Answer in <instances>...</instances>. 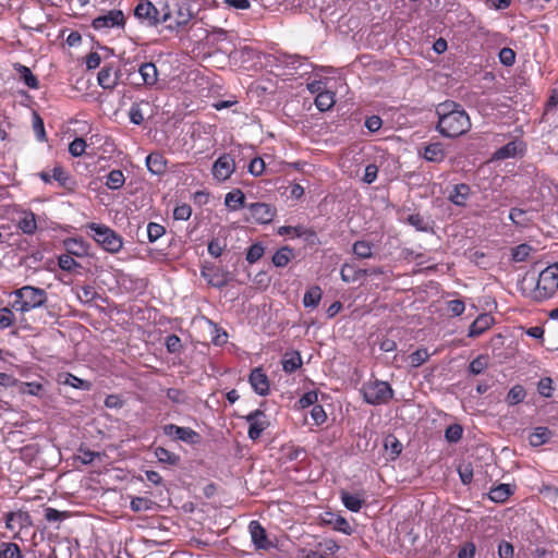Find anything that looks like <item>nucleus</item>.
<instances>
[{
    "mask_svg": "<svg viewBox=\"0 0 558 558\" xmlns=\"http://www.w3.org/2000/svg\"><path fill=\"white\" fill-rule=\"evenodd\" d=\"M437 131L445 137L454 138L468 133L471 120L461 105L454 101H445L437 106Z\"/></svg>",
    "mask_w": 558,
    "mask_h": 558,
    "instance_id": "nucleus-1",
    "label": "nucleus"
},
{
    "mask_svg": "<svg viewBox=\"0 0 558 558\" xmlns=\"http://www.w3.org/2000/svg\"><path fill=\"white\" fill-rule=\"evenodd\" d=\"M14 296L12 307L21 313H27L36 308L46 307L48 293L45 289L24 286L11 293Z\"/></svg>",
    "mask_w": 558,
    "mask_h": 558,
    "instance_id": "nucleus-2",
    "label": "nucleus"
},
{
    "mask_svg": "<svg viewBox=\"0 0 558 558\" xmlns=\"http://www.w3.org/2000/svg\"><path fill=\"white\" fill-rule=\"evenodd\" d=\"M558 290V263L551 264L543 269L537 278L536 287L532 292V298L536 302H542L551 298Z\"/></svg>",
    "mask_w": 558,
    "mask_h": 558,
    "instance_id": "nucleus-3",
    "label": "nucleus"
},
{
    "mask_svg": "<svg viewBox=\"0 0 558 558\" xmlns=\"http://www.w3.org/2000/svg\"><path fill=\"white\" fill-rule=\"evenodd\" d=\"M88 234L107 252L118 253L123 245L122 238L111 228L92 222L87 225Z\"/></svg>",
    "mask_w": 558,
    "mask_h": 558,
    "instance_id": "nucleus-4",
    "label": "nucleus"
},
{
    "mask_svg": "<svg viewBox=\"0 0 558 558\" xmlns=\"http://www.w3.org/2000/svg\"><path fill=\"white\" fill-rule=\"evenodd\" d=\"M361 393L366 403L372 405L386 404L393 398V390L387 381L369 380L362 385Z\"/></svg>",
    "mask_w": 558,
    "mask_h": 558,
    "instance_id": "nucleus-5",
    "label": "nucleus"
},
{
    "mask_svg": "<svg viewBox=\"0 0 558 558\" xmlns=\"http://www.w3.org/2000/svg\"><path fill=\"white\" fill-rule=\"evenodd\" d=\"M134 15L140 21L146 22L148 26L167 23L172 19V12L169 10L168 5H166L162 15H160L158 9L148 0H142L135 7Z\"/></svg>",
    "mask_w": 558,
    "mask_h": 558,
    "instance_id": "nucleus-6",
    "label": "nucleus"
},
{
    "mask_svg": "<svg viewBox=\"0 0 558 558\" xmlns=\"http://www.w3.org/2000/svg\"><path fill=\"white\" fill-rule=\"evenodd\" d=\"M92 26L96 31L124 28L125 16L121 10H110L95 17L92 22Z\"/></svg>",
    "mask_w": 558,
    "mask_h": 558,
    "instance_id": "nucleus-7",
    "label": "nucleus"
},
{
    "mask_svg": "<svg viewBox=\"0 0 558 558\" xmlns=\"http://www.w3.org/2000/svg\"><path fill=\"white\" fill-rule=\"evenodd\" d=\"M162 430L166 436L189 445H195L201 441V435L191 427H182L170 423L166 424Z\"/></svg>",
    "mask_w": 558,
    "mask_h": 558,
    "instance_id": "nucleus-8",
    "label": "nucleus"
},
{
    "mask_svg": "<svg viewBox=\"0 0 558 558\" xmlns=\"http://www.w3.org/2000/svg\"><path fill=\"white\" fill-rule=\"evenodd\" d=\"M235 168V161L231 154H223L214 162L211 172L217 181L223 182L232 175Z\"/></svg>",
    "mask_w": 558,
    "mask_h": 558,
    "instance_id": "nucleus-9",
    "label": "nucleus"
},
{
    "mask_svg": "<svg viewBox=\"0 0 558 558\" xmlns=\"http://www.w3.org/2000/svg\"><path fill=\"white\" fill-rule=\"evenodd\" d=\"M526 150V145L521 140H513L505 146L498 148L492 156V160H506L509 158L522 157Z\"/></svg>",
    "mask_w": 558,
    "mask_h": 558,
    "instance_id": "nucleus-10",
    "label": "nucleus"
},
{
    "mask_svg": "<svg viewBox=\"0 0 558 558\" xmlns=\"http://www.w3.org/2000/svg\"><path fill=\"white\" fill-rule=\"evenodd\" d=\"M250 424L248 438L256 440L260 437L262 433L268 427L269 423L266 421V415L260 410H255L245 416Z\"/></svg>",
    "mask_w": 558,
    "mask_h": 558,
    "instance_id": "nucleus-11",
    "label": "nucleus"
},
{
    "mask_svg": "<svg viewBox=\"0 0 558 558\" xmlns=\"http://www.w3.org/2000/svg\"><path fill=\"white\" fill-rule=\"evenodd\" d=\"M32 525V519L26 511H11L5 514V527L13 532L15 535L23 529Z\"/></svg>",
    "mask_w": 558,
    "mask_h": 558,
    "instance_id": "nucleus-12",
    "label": "nucleus"
},
{
    "mask_svg": "<svg viewBox=\"0 0 558 558\" xmlns=\"http://www.w3.org/2000/svg\"><path fill=\"white\" fill-rule=\"evenodd\" d=\"M251 217L257 223H269L276 215V208L266 203H252L247 205Z\"/></svg>",
    "mask_w": 558,
    "mask_h": 558,
    "instance_id": "nucleus-13",
    "label": "nucleus"
},
{
    "mask_svg": "<svg viewBox=\"0 0 558 558\" xmlns=\"http://www.w3.org/2000/svg\"><path fill=\"white\" fill-rule=\"evenodd\" d=\"M202 276L208 284L218 289L226 287L231 280L229 271L217 267L204 268L202 270Z\"/></svg>",
    "mask_w": 558,
    "mask_h": 558,
    "instance_id": "nucleus-14",
    "label": "nucleus"
},
{
    "mask_svg": "<svg viewBox=\"0 0 558 558\" xmlns=\"http://www.w3.org/2000/svg\"><path fill=\"white\" fill-rule=\"evenodd\" d=\"M248 532L256 549L268 550L272 547V543L267 537L266 530L258 521L253 520L250 522Z\"/></svg>",
    "mask_w": 558,
    "mask_h": 558,
    "instance_id": "nucleus-15",
    "label": "nucleus"
},
{
    "mask_svg": "<svg viewBox=\"0 0 558 558\" xmlns=\"http://www.w3.org/2000/svg\"><path fill=\"white\" fill-rule=\"evenodd\" d=\"M250 384L259 396H267L269 392V380L260 367L254 368L250 374Z\"/></svg>",
    "mask_w": 558,
    "mask_h": 558,
    "instance_id": "nucleus-16",
    "label": "nucleus"
},
{
    "mask_svg": "<svg viewBox=\"0 0 558 558\" xmlns=\"http://www.w3.org/2000/svg\"><path fill=\"white\" fill-rule=\"evenodd\" d=\"M98 84L105 89H113L119 81V71L112 65H105L98 72Z\"/></svg>",
    "mask_w": 558,
    "mask_h": 558,
    "instance_id": "nucleus-17",
    "label": "nucleus"
},
{
    "mask_svg": "<svg viewBox=\"0 0 558 558\" xmlns=\"http://www.w3.org/2000/svg\"><path fill=\"white\" fill-rule=\"evenodd\" d=\"M494 317L490 314L484 313L471 324L468 337L476 338L488 330L494 324Z\"/></svg>",
    "mask_w": 558,
    "mask_h": 558,
    "instance_id": "nucleus-18",
    "label": "nucleus"
},
{
    "mask_svg": "<svg viewBox=\"0 0 558 558\" xmlns=\"http://www.w3.org/2000/svg\"><path fill=\"white\" fill-rule=\"evenodd\" d=\"M16 226L24 234H35L38 229L36 215L31 210L21 211Z\"/></svg>",
    "mask_w": 558,
    "mask_h": 558,
    "instance_id": "nucleus-19",
    "label": "nucleus"
},
{
    "mask_svg": "<svg viewBox=\"0 0 558 558\" xmlns=\"http://www.w3.org/2000/svg\"><path fill=\"white\" fill-rule=\"evenodd\" d=\"M471 196V187L465 183L456 184L448 195V199L456 206L464 207Z\"/></svg>",
    "mask_w": 558,
    "mask_h": 558,
    "instance_id": "nucleus-20",
    "label": "nucleus"
},
{
    "mask_svg": "<svg viewBox=\"0 0 558 558\" xmlns=\"http://www.w3.org/2000/svg\"><path fill=\"white\" fill-rule=\"evenodd\" d=\"M323 521L327 524L332 525L335 530L342 532L345 535H351L353 532V529L347 521V519L339 514L326 512L325 515L323 517Z\"/></svg>",
    "mask_w": 558,
    "mask_h": 558,
    "instance_id": "nucleus-21",
    "label": "nucleus"
},
{
    "mask_svg": "<svg viewBox=\"0 0 558 558\" xmlns=\"http://www.w3.org/2000/svg\"><path fill=\"white\" fill-rule=\"evenodd\" d=\"M138 73L141 76L142 82L135 83L136 85H146V86H153L156 84L158 80V70L156 65L151 62H145L143 63Z\"/></svg>",
    "mask_w": 558,
    "mask_h": 558,
    "instance_id": "nucleus-22",
    "label": "nucleus"
},
{
    "mask_svg": "<svg viewBox=\"0 0 558 558\" xmlns=\"http://www.w3.org/2000/svg\"><path fill=\"white\" fill-rule=\"evenodd\" d=\"M446 149L439 142L430 143L424 148L423 158L429 162L439 163L446 158Z\"/></svg>",
    "mask_w": 558,
    "mask_h": 558,
    "instance_id": "nucleus-23",
    "label": "nucleus"
},
{
    "mask_svg": "<svg viewBox=\"0 0 558 558\" xmlns=\"http://www.w3.org/2000/svg\"><path fill=\"white\" fill-rule=\"evenodd\" d=\"M147 169L154 174H162L167 169V161L161 154L151 153L146 158Z\"/></svg>",
    "mask_w": 558,
    "mask_h": 558,
    "instance_id": "nucleus-24",
    "label": "nucleus"
},
{
    "mask_svg": "<svg viewBox=\"0 0 558 558\" xmlns=\"http://www.w3.org/2000/svg\"><path fill=\"white\" fill-rule=\"evenodd\" d=\"M225 204L231 210H238L245 206V195L240 189H234L226 194Z\"/></svg>",
    "mask_w": 558,
    "mask_h": 558,
    "instance_id": "nucleus-25",
    "label": "nucleus"
},
{
    "mask_svg": "<svg viewBox=\"0 0 558 558\" xmlns=\"http://www.w3.org/2000/svg\"><path fill=\"white\" fill-rule=\"evenodd\" d=\"M14 69L20 75V80L23 81L27 87L32 89H37L39 87V81L32 73L29 68L17 63L14 65Z\"/></svg>",
    "mask_w": 558,
    "mask_h": 558,
    "instance_id": "nucleus-26",
    "label": "nucleus"
},
{
    "mask_svg": "<svg viewBox=\"0 0 558 558\" xmlns=\"http://www.w3.org/2000/svg\"><path fill=\"white\" fill-rule=\"evenodd\" d=\"M323 291L318 286L310 288L303 296V305L305 307L315 308L322 300Z\"/></svg>",
    "mask_w": 558,
    "mask_h": 558,
    "instance_id": "nucleus-27",
    "label": "nucleus"
},
{
    "mask_svg": "<svg viewBox=\"0 0 558 558\" xmlns=\"http://www.w3.org/2000/svg\"><path fill=\"white\" fill-rule=\"evenodd\" d=\"M341 500L344 507L352 512H359L364 504V500L359 495L348 492H341Z\"/></svg>",
    "mask_w": 558,
    "mask_h": 558,
    "instance_id": "nucleus-28",
    "label": "nucleus"
},
{
    "mask_svg": "<svg viewBox=\"0 0 558 558\" xmlns=\"http://www.w3.org/2000/svg\"><path fill=\"white\" fill-rule=\"evenodd\" d=\"M59 381L63 385L71 386L76 389L89 390L90 383L84 379L76 377L73 374L66 373L60 376Z\"/></svg>",
    "mask_w": 558,
    "mask_h": 558,
    "instance_id": "nucleus-29",
    "label": "nucleus"
},
{
    "mask_svg": "<svg viewBox=\"0 0 558 558\" xmlns=\"http://www.w3.org/2000/svg\"><path fill=\"white\" fill-rule=\"evenodd\" d=\"M550 437L551 432L547 427L539 426L530 435L529 440L533 447H538L546 444Z\"/></svg>",
    "mask_w": 558,
    "mask_h": 558,
    "instance_id": "nucleus-30",
    "label": "nucleus"
},
{
    "mask_svg": "<svg viewBox=\"0 0 558 558\" xmlns=\"http://www.w3.org/2000/svg\"><path fill=\"white\" fill-rule=\"evenodd\" d=\"M155 457L160 463L168 465H177L180 462V457L163 447H156L154 450Z\"/></svg>",
    "mask_w": 558,
    "mask_h": 558,
    "instance_id": "nucleus-31",
    "label": "nucleus"
},
{
    "mask_svg": "<svg viewBox=\"0 0 558 558\" xmlns=\"http://www.w3.org/2000/svg\"><path fill=\"white\" fill-rule=\"evenodd\" d=\"M512 494L511 487L509 484H499L496 487H493L489 490V498L490 500L495 502H504L509 498V496Z\"/></svg>",
    "mask_w": 558,
    "mask_h": 558,
    "instance_id": "nucleus-32",
    "label": "nucleus"
},
{
    "mask_svg": "<svg viewBox=\"0 0 558 558\" xmlns=\"http://www.w3.org/2000/svg\"><path fill=\"white\" fill-rule=\"evenodd\" d=\"M293 256V250L290 246H282L274 254L272 263L276 267H284Z\"/></svg>",
    "mask_w": 558,
    "mask_h": 558,
    "instance_id": "nucleus-33",
    "label": "nucleus"
},
{
    "mask_svg": "<svg viewBox=\"0 0 558 558\" xmlns=\"http://www.w3.org/2000/svg\"><path fill=\"white\" fill-rule=\"evenodd\" d=\"M125 177L119 169L111 170L106 178V186L110 190H119L124 185Z\"/></svg>",
    "mask_w": 558,
    "mask_h": 558,
    "instance_id": "nucleus-34",
    "label": "nucleus"
},
{
    "mask_svg": "<svg viewBox=\"0 0 558 558\" xmlns=\"http://www.w3.org/2000/svg\"><path fill=\"white\" fill-rule=\"evenodd\" d=\"M315 105L319 111H327L335 105V95L332 92H320L315 98Z\"/></svg>",
    "mask_w": 558,
    "mask_h": 558,
    "instance_id": "nucleus-35",
    "label": "nucleus"
},
{
    "mask_svg": "<svg viewBox=\"0 0 558 558\" xmlns=\"http://www.w3.org/2000/svg\"><path fill=\"white\" fill-rule=\"evenodd\" d=\"M526 397V391L523 386L514 385L506 396V402L509 405H515L521 403Z\"/></svg>",
    "mask_w": 558,
    "mask_h": 558,
    "instance_id": "nucleus-36",
    "label": "nucleus"
},
{
    "mask_svg": "<svg viewBox=\"0 0 558 558\" xmlns=\"http://www.w3.org/2000/svg\"><path fill=\"white\" fill-rule=\"evenodd\" d=\"M302 365L301 356L298 352L287 354L282 360V367L286 373H293Z\"/></svg>",
    "mask_w": 558,
    "mask_h": 558,
    "instance_id": "nucleus-37",
    "label": "nucleus"
},
{
    "mask_svg": "<svg viewBox=\"0 0 558 558\" xmlns=\"http://www.w3.org/2000/svg\"><path fill=\"white\" fill-rule=\"evenodd\" d=\"M407 222L421 232H427L430 230L428 220L417 213L409 215L407 217Z\"/></svg>",
    "mask_w": 558,
    "mask_h": 558,
    "instance_id": "nucleus-38",
    "label": "nucleus"
},
{
    "mask_svg": "<svg viewBox=\"0 0 558 558\" xmlns=\"http://www.w3.org/2000/svg\"><path fill=\"white\" fill-rule=\"evenodd\" d=\"M352 251L359 258H371L373 256V246L367 241L354 242Z\"/></svg>",
    "mask_w": 558,
    "mask_h": 558,
    "instance_id": "nucleus-39",
    "label": "nucleus"
},
{
    "mask_svg": "<svg viewBox=\"0 0 558 558\" xmlns=\"http://www.w3.org/2000/svg\"><path fill=\"white\" fill-rule=\"evenodd\" d=\"M0 558H23V555L17 544L2 543L0 546Z\"/></svg>",
    "mask_w": 558,
    "mask_h": 558,
    "instance_id": "nucleus-40",
    "label": "nucleus"
},
{
    "mask_svg": "<svg viewBox=\"0 0 558 558\" xmlns=\"http://www.w3.org/2000/svg\"><path fill=\"white\" fill-rule=\"evenodd\" d=\"M148 106V101H141V102H134L132 104L130 111H129V118L130 121L133 124L141 125L144 121V113L142 110V106Z\"/></svg>",
    "mask_w": 558,
    "mask_h": 558,
    "instance_id": "nucleus-41",
    "label": "nucleus"
},
{
    "mask_svg": "<svg viewBox=\"0 0 558 558\" xmlns=\"http://www.w3.org/2000/svg\"><path fill=\"white\" fill-rule=\"evenodd\" d=\"M154 505L155 502L146 497H134L130 507L134 512H142L151 510Z\"/></svg>",
    "mask_w": 558,
    "mask_h": 558,
    "instance_id": "nucleus-42",
    "label": "nucleus"
},
{
    "mask_svg": "<svg viewBox=\"0 0 558 558\" xmlns=\"http://www.w3.org/2000/svg\"><path fill=\"white\" fill-rule=\"evenodd\" d=\"M361 269H356L354 266L344 264L341 268L340 275L344 282H354L361 277Z\"/></svg>",
    "mask_w": 558,
    "mask_h": 558,
    "instance_id": "nucleus-43",
    "label": "nucleus"
},
{
    "mask_svg": "<svg viewBox=\"0 0 558 558\" xmlns=\"http://www.w3.org/2000/svg\"><path fill=\"white\" fill-rule=\"evenodd\" d=\"M51 178L56 180L61 186L71 190V186L69 185L71 183V177L61 166H56L52 169Z\"/></svg>",
    "mask_w": 558,
    "mask_h": 558,
    "instance_id": "nucleus-44",
    "label": "nucleus"
},
{
    "mask_svg": "<svg viewBox=\"0 0 558 558\" xmlns=\"http://www.w3.org/2000/svg\"><path fill=\"white\" fill-rule=\"evenodd\" d=\"M385 448L389 451L390 458L396 459L402 451V444L392 435L385 440Z\"/></svg>",
    "mask_w": 558,
    "mask_h": 558,
    "instance_id": "nucleus-45",
    "label": "nucleus"
},
{
    "mask_svg": "<svg viewBox=\"0 0 558 558\" xmlns=\"http://www.w3.org/2000/svg\"><path fill=\"white\" fill-rule=\"evenodd\" d=\"M166 232V229L163 226L156 223V222H149L147 225L146 233L148 241L150 243L156 242L158 239H160Z\"/></svg>",
    "mask_w": 558,
    "mask_h": 558,
    "instance_id": "nucleus-46",
    "label": "nucleus"
},
{
    "mask_svg": "<svg viewBox=\"0 0 558 558\" xmlns=\"http://www.w3.org/2000/svg\"><path fill=\"white\" fill-rule=\"evenodd\" d=\"M68 254L83 256L86 254V247L81 240L70 239L65 242Z\"/></svg>",
    "mask_w": 558,
    "mask_h": 558,
    "instance_id": "nucleus-47",
    "label": "nucleus"
},
{
    "mask_svg": "<svg viewBox=\"0 0 558 558\" xmlns=\"http://www.w3.org/2000/svg\"><path fill=\"white\" fill-rule=\"evenodd\" d=\"M97 292L94 287L87 284L77 290V298L83 303H90L97 298Z\"/></svg>",
    "mask_w": 558,
    "mask_h": 558,
    "instance_id": "nucleus-48",
    "label": "nucleus"
},
{
    "mask_svg": "<svg viewBox=\"0 0 558 558\" xmlns=\"http://www.w3.org/2000/svg\"><path fill=\"white\" fill-rule=\"evenodd\" d=\"M463 428L459 424L449 425L445 430V438L448 442H458L462 438Z\"/></svg>",
    "mask_w": 558,
    "mask_h": 558,
    "instance_id": "nucleus-49",
    "label": "nucleus"
},
{
    "mask_svg": "<svg viewBox=\"0 0 558 558\" xmlns=\"http://www.w3.org/2000/svg\"><path fill=\"white\" fill-rule=\"evenodd\" d=\"M488 366V359L485 355H478L475 357L469 366V372L473 375L481 374Z\"/></svg>",
    "mask_w": 558,
    "mask_h": 558,
    "instance_id": "nucleus-50",
    "label": "nucleus"
},
{
    "mask_svg": "<svg viewBox=\"0 0 558 558\" xmlns=\"http://www.w3.org/2000/svg\"><path fill=\"white\" fill-rule=\"evenodd\" d=\"M33 130L38 141L44 142L47 140L44 120L37 112L33 113Z\"/></svg>",
    "mask_w": 558,
    "mask_h": 558,
    "instance_id": "nucleus-51",
    "label": "nucleus"
},
{
    "mask_svg": "<svg viewBox=\"0 0 558 558\" xmlns=\"http://www.w3.org/2000/svg\"><path fill=\"white\" fill-rule=\"evenodd\" d=\"M264 252H265V248L260 243H254L247 250L246 260L250 264H254L263 257Z\"/></svg>",
    "mask_w": 558,
    "mask_h": 558,
    "instance_id": "nucleus-52",
    "label": "nucleus"
},
{
    "mask_svg": "<svg viewBox=\"0 0 558 558\" xmlns=\"http://www.w3.org/2000/svg\"><path fill=\"white\" fill-rule=\"evenodd\" d=\"M533 251L529 244H520L512 250V259L514 262H524Z\"/></svg>",
    "mask_w": 558,
    "mask_h": 558,
    "instance_id": "nucleus-53",
    "label": "nucleus"
},
{
    "mask_svg": "<svg viewBox=\"0 0 558 558\" xmlns=\"http://www.w3.org/2000/svg\"><path fill=\"white\" fill-rule=\"evenodd\" d=\"M59 267L64 271H72L80 267V264L70 254H62L58 258Z\"/></svg>",
    "mask_w": 558,
    "mask_h": 558,
    "instance_id": "nucleus-54",
    "label": "nucleus"
},
{
    "mask_svg": "<svg viewBox=\"0 0 558 558\" xmlns=\"http://www.w3.org/2000/svg\"><path fill=\"white\" fill-rule=\"evenodd\" d=\"M537 391L545 398L551 397L554 391L553 379L550 377L541 378L537 384Z\"/></svg>",
    "mask_w": 558,
    "mask_h": 558,
    "instance_id": "nucleus-55",
    "label": "nucleus"
},
{
    "mask_svg": "<svg viewBox=\"0 0 558 558\" xmlns=\"http://www.w3.org/2000/svg\"><path fill=\"white\" fill-rule=\"evenodd\" d=\"M409 357L411 365L413 367H418L428 360L429 353L426 349H417L411 353Z\"/></svg>",
    "mask_w": 558,
    "mask_h": 558,
    "instance_id": "nucleus-56",
    "label": "nucleus"
},
{
    "mask_svg": "<svg viewBox=\"0 0 558 558\" xmlns=\"http://www.w3.org/2000/svg\"><path fill=\"white\" fill-rule=\"evenodd\" d=\"M85 149H86V142L81 137H76L69 145V153L73 157L82 156L85 153Z\"/></svg>",
    "mask_w": 558,
    "mask_h": 558,
    "instance_id": "nucleus-57",
    "label": "nucleus"
},
{
    "mask_svg": "<svg viewBox=\"0 0 558 558\" xmlns=\"http://www.w3.org/2000/svg\"><path fill=\"white\" fill-rule=\"evenodd\" d=\"M167 398L171 402L177 403V404H183V403H186V401H187L186 393L183 390L178 389V388H169L167 390Z\"/></svg>",
    "mask_w": 558,
    "mask_h": 558,
    "instance_id": "nucleus-58",
    "label": "nucleus"
},
{
    "mask_svg": "<svg viewBox=\"0 0 558 558\" xmlns=\"http://www.w3.org/2000/svg\"><path fill=\"white\" fill-rule=\"evenodd\" d=\"M458 473L461 482L464 485H469L473 480V469L471 463H462L458 468Z\"/></svg>",
    "mask_w": 558,
    "mask_h": 558,
    "instance_id": "nucleus-59",
    "label": "nucleus"
},
{
    "mask_svg": "<svg viewBox=\"0 0 558 558\" xmlns=\"http://www.w3.org/2000/svg\"><path fill=\"white\" fill-rule=\"evenodd\" d=\"M14 314L12 310L8 307L0 308V328H9L14 324Z\"/></svg>",
    "mask_w": 558,
    "mask_h": 558,
    "instance_id": "nucleus-60",
    "label": "nucleus"
},
{
    "mask_svg": "<svg viewBox=\"0 0 558 558\" xmlns=\"http://www.w3.org/2000/svg\"><path fill=\"white\" fill-rule=\"evenodd\" d=\"M499 61L506 66H511L515 62V52L508 47L499 51Z\"/></svg>",
    "mask_w": 558,
    "mask_h": 558,
    "instance_id": "nucleus-61",
    "label": "nucleus"
},
{
    "mask_svg": "<svg viewBox=\"0 0 558 558\" xmlns=\"http://www.w3.org/2000/svg\"><path fill=\"white\" fill-rule=\"evenodd\" d=\"M248 172L254 177H259L265 171V162L262 158L255 157L251 160L247 168Z\"/></svg>",
    "mask_w": 558,
    "mask_h": 558,
    "instance_id": "nucleus-62",
    "label": "nucleus"
},
{
    "mask_svg": "<svg viewBox=\"0 0 558 558\" xmlns=\"http://www.w3.org/2000/svg\"><path fill=\"white\" fill-rule=\"evenodd\" d=\"M192 215V207L187 204L179 205L173 210V218L175 220H187Z\"/></svg>",
    "mask_w": 558,
    "mask_h": 558,
    "instance_id": "nucleus-63",
    "label": "nucleus"
},
{
    "mask_svg": "<svg viewBox=\"0 0 558 558\" xmlns=\"http://www.w3.org/2000/svg\"><path fill=\"white\" fill-rule=\"evenodd\" d=\"M99 452L92 451L87 448L80 447L77 459L81 460L83 464H90L95 460V458L99 457Z\"/></svg>",
    "mask_w": 558,
    "mask_h": 558,
    "instance_id": "nucleus-64",
    "label": "nucleus"
}]
</instances>
